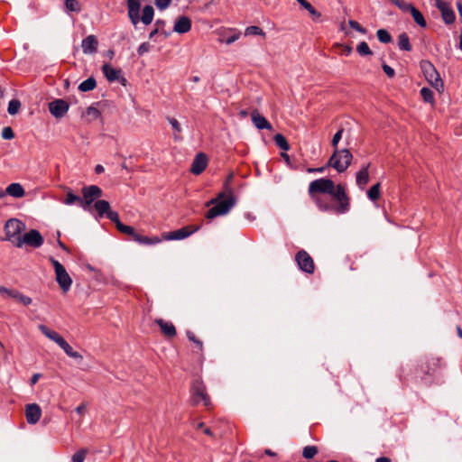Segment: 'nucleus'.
<instances>
[{
  "label": "nucleus",
  "instance_id": "obj_28",
  "mask_svg": "<svg viewBox=\"0 0 462 462\" xmlns=\"http://www.w3.org/2000/svg\"><path fill=\"white\" fill-rule=\"evenodd\" d=\"M11 298L23 306H28L32 303V299L30 297L21 293L17 290H13Z\"/></svg>",
  "mask_w": 462,
  "mask_h": 462
},
{
  "label": "nucleus",
  "instance_id": "obj_34",
  "mask_svg": "<svg viewBox=\"0 0 462 462\" xmlns=\"http://www.w3.org/2000/svg\"><path fill=\"white\" fill-rule=\"evenodd\" d=\"M367 197L372 201H375L379 199V197H380V183H376L369 189V190L367 191Z\"/></svg>",
  "mask_w": 462,
  "mask_h": 462
},
{
  "label": "nucleus",
  "instance_id": "obj_36",
  "mask_svg": "<svg viewBox=\"0 0 462 462\" xmlns=\"http://www.w3.org/2000/svg\"><path fill=\"white\" fill-rule=\"evenodd\" d=\"M81 198L73 194L71 190H69L66 195V199L63 200V203L66 205H72L74 203H78L80 206Z\"/></svg>",
  "mask_w": 462,
  "mask_h": 462
},
{
  "label": "nucleus",
  "instance_id": "obj_55",
  "mask_svg": "<svg viewBox=\"0 0 462 462\" xmlns=\"http://www.w3.org/2000/svg\"><path fill=\"white\" fill-rule=\"evenodd\" d=\"M383 69L389 78H393L395 74L394 69L387 64L383 65Z\"/></svg>",
  "mask_w": 462,
  "mask_h": 462
},
{
  "label": "nucleus",
  "instance_id": "obj_53",
  "mask_svg": "<svg viewBox=\"0 0 462 462\" xmlns=\"http://www.w3.org/2000/svg\"><path fill=\"white\" fill-rule=\"evenodd\" d=\"M396 6L403 12H410V13L412 10V8L414 7L411 4L402 2V1H399V4L396 5Z\"/></svg>",
  "mask_w": 462,
  "mask_h": 462
},
{
  "label": "nucleus",
  "instance_id": "obj_7",
  "mask_svg": "<svg viewBox=\"0 0 462 462\" xmlns=\"http://www.w3.org/2000/svg\"><path fill=\"white\" fill-rule=\"evenodd\" d=\"M50 262L54 268L56 282L60 285V289L63 292L69 291L72 284V280L68 272L64 266L53 257H50Z\"/></svg>",
  "mask_w": 462,
  "mask_h": 462
},
{
  "label": "nucleus",
  "instance_id": "obj_42",
  "mask_svg": "<svg viewBox=\"0 0 462 462\" xmlns=\"http://www.w3.org/2000/svg\"><path fill=\"white\" fill-rule=\"evenodd\" d=\"M21 106V103L17 99H12L8 104L7 111L10 115H15Z\"/></svg>",
  "mask_w": 462,
  "mask_h": 462
},
{
  "label": "nucleus",
  "instance_id": "obj_60",
  "mask_svg": "<svg viewBox=\"0 0 462 462\" xmlns=\"http://www.w3.org/2000/svg\"><path fill=\"white\" fill-rule=\"evenodd\" d=\"M159 30L160 29L156 27L153 31H152L149 34V38L152 39L159 32Z\"/></svg>",
  "mask_w": 462,
  "mask_h": 462
},
{
  "label": "nucleus",
  "instance_id": "obj_20",
  "mask_svg": "<svg viewBox=\"0 0 462 462\" xmlns=\"http://www.w3.org/2000/svg\"><path fill=\"white\" fill-rule=\"evenodd\" d=\"M251 118H252L253 124L254 125V126L257 129H259V130H263V129L272 130L273 129V126L268 122V120L264 116L260 115V113L257 110H254L251 113Z\"/></svg>",
  "mask_w": 462,
  "mask_h": 462
},
{
  "label": "nucleus",
  "instance_id": "obj_47",
  "mask_svg": "<svg viewBox=\"0 0 462 462\" xmlns=\"http://www.w3.org/2000/svg\"><path fill=\"white\" fill-rule=\"evenodd\" d=\"M106 217L116 224V226L117 227L118 223H122L119 219V215L117 212L109 209V211L106 213Z\"/></svg>",
  "mask_w": 462,
  "mask_h": 462
},
{
  "label": "nucleus",
  "instance_id": "obj_40",
  "mask_svg": "<svg viewBox=\"0 0 462 462\" xmlns=\"http://www.w3.org/2000/svg\"><path fill=\"white\" fill-rule=\"evenodd\" d=\"M318 453V448L315 446H306L303 448L302 456L307 458H312Z\"/></svg>",
  "mask_w": 462,
  "mask_h": 462
},
{
  "label": "nucleus",
  "instance_id": "obj_31",
  "mask_svg": "<svg viewBox=\"0 0 462 462\" xmlns=\"http://www.w3.org/2000/svg\"><path fill=\"white\" fill-rule=\"evenodd\" d=\"M411 14L415 21V23L420 27H426L427 23L423 17V14L415 7L411 11Z\"/></svg>",
  "mask_w": 462,
  "mask_h": 462
},
{
  "label": "nucleus",
  "instance_id": "obj_15",
  "mask_svg": "<svg viewBox=\"0 0 462 462\" xmlns=\"http://www.w3.org/2000/svg\"><path fill=\"white\" fill-rule=\"evenodd\" d=\"M69 108V103L63 99H55L49 103V111L56 118L63 117Z\"/></svg>",
  "mask_w": 462,
  "mask_h": 462
},
{
  "label": "nucleus",
  "instance_id": "obj_37",
  "mask_svg": "<svg viewBox=\"0 0 462 462\" xmlns=\"http://www.w3.org/2000/svg\"><path fill=\"white\" fill-rule=\"evenodd\" d=\"M376 36L378 40L383 43H389L392 41L391 34L384 29H379L376 32Z\"/></svg>",
  "mask_w": 462,
  "mask_h": 462
},
{
  "label": "nucleus",
  "instance_id": "obj_18",
  "mask_svg": "<svg viewBox=\"0 0 462 462\" xmlns=\"http://www.w3.org/2000/svg\"><path fill=\"white\" fill-rule=\"evenodd\" d=\"M97 38L90 34L84 38L81 42V48L84 54H95L97 51Z\"/></svg>",
  "mask_w": 462,
  "mask_h": 462
},
{
  "label": "nucleus",
  "instance_id": "obj_24",
  "mask_svg": "<svg viewBox=\"0 0 462 462\" xmlns=\"http://www.w3.org/2000/svg\"><path fill=\"white\" fill-rule=\"evenodd\" d=\"M156 324L159 325L162 332L168 337H173L176 335V328L171 322L165 321L162 319L155 320Z\"/></svg>",
  "mask_w": 462,
  "mask_h": 462
},
{
  "label": "nucleus",
  "instance_id": "obj_10",
  "mask_svg": "<svg viewBox=\"0 0 462 462\" xmlns=\"http://www.w3.org/2000/svg\"><path fill=\"white\" fill-rule=\"evenodd\" d=\"M191 397L195 404L202 402L205 407H209L210 398L206 392V386L202 382L196 381L191 387Z\"/></svg>",
  "mask_w": 462,
  "mask_h": 462
},
{
  "label": "nucleus",
  "instance_id": "obj_54",
  "mask_svg": "<svg viewBox=\"0 0 462 462\" xmlns=\"http://www.w3.org/2000/svg\"><path fill=\"white\" fill-rule=\"evenodd\" d=\"M348 24L352 29L361 33H365V29H364L356 21L349 20Z\"/></svg>",
  "mask_w": 462,
  "mask_h": 462
},
{
  "label": "nucleus",
  "instance_id": "obj_41",
  "mask_svg": "<svg viewBox=\"0 0 462 462\" xmlns=\"http://www.w3.org/2000/svg\"><path fill=\"white\" fill-rule=\"evenodd\" d=\"M356 51L361 55V56H366V55H371L372 54V51L368 46V44L365 42H360L357 47H356Z\"/></svg>",
  "mask_w": 462,
  "mask_h": 462
},
{
  "label": "nucleus",
  "instance_id": "obj_6",
  "mask_svg": "<svg viewBox=\"0 0 462 462\" xmlns=\"http://www.w3.org/2000/svg\"><path fill=\"white\" fill-rule=\"evenodd\" d=\"M352 159V153L348 149L335 150L328 164L338 172H344L350 165Z\"/></svg>",
  "mask_w": 462,
  "mask_h": 462
},
{
  "label": "nucleus",
  "instance_id": "obj_63",
  "mask_svg": "<svg viewBox=\"0 0 462 462\" xmlns=\"http://www.w3.org/2000/svg\"><path fill=\"white\" fill-rule=\"evenodd\" d=\"M247 115H248V112H247L246 110H241V111L239 112V116H240V117H241V118H245V117H246V116H247Z\"/></svg>",
  "mask_w": 462,
  "mask_h": 462
},
{
  "label": "nucleus",
  "instance_id": "obj_19",
  "mask_svg": "<svg viewBox=\"0 0 462 462\" xmlns=\"http://www.w3.org/2000/svg\"><path fill=\"white\" fill-rule=\"evenodd\" d=\"M207 165V156L204 153L199 152L195 156L193 160V162L190 167V171L195 175H199L206 169Z\"/></svg>",
  "mask_w": 462,
  "mask_h": 462
},
{
  "label": "nucleus",
  "instance_id": "obj_14",
  "mask_svg": "<svg viewBox=\"0 0 462 462\" xmlns=\"http://www.w3.org/2000/svg\"><path fill=\"white\" fill-rule=\"evenodd\" d=\"M43 244V238L39 231L32 229L23 235L21 237V247L23 245H30L34 248L40 247Z\"/></svg>",
  "mask_w": 462,
  "mask_h": 462
},
{
  "label": "nucleus",
  "instance_id": "obj_4",
  "mask_svg": "<svg viewBox=\"0 0 462 462\" xmlns=\"http://www.w3.org/2000/svg\"><path fill=\"white\" fill-rule=\"evenodd\" d=\"M39 330L50 340L55 342L63 351L71 358L82 360L83 356L77 351H74L69 344L56 331L50 329L45 325H39Z\"/></svg>",
  "mask_w": 462,
  "mask_h": 462
},
{
  "label": "nucleus",
  "instance_id": "obj_23",
  "mask_svg": "<svg viewBox=\"0 0 462 462\" xmlns=\"http://www.w3.org/2000/svg\"><path fill=\"white\" fill-rule=\"evenodd\" d=\"M369 164L363 166L362 169L356 173V185L364 189L366 184L369 182Z\"/></svg>",
  "mask_w": 462,
  "mask_h": 462
},
{
  "label": "nucleus",
  "instance_id": "obj_39",
  "mask_svg": "<svg viewBox=\"0 0 462 462\" xmlns=\"http://www.w3.org/2000/svg\"><path fill=\"white\" fill-rule=\"evenodd\" d=\"M420 95L425 102L433 103L434 95H433L432 90H430V88H422L420 89Z\"/></svg>",
  "mask_w": 462,
  "mask_h": 462
},
{
  "label": "nucleus",
  "instance_id": "obj_22",
  "mask_svg": "<svg viewBox=\"0 0 462 462\" xmlns=\"http://www.w3.org/2000/svg\"><path fill=\"white\" fill-rule=\"evenodd\" d=\"M5 192L6 195L14 199H21L25 195L23 187L18 182L9 184L5 189Z\"/></svg>",
  "mask_w": 462,
  "mask_h": 462
},
{
  "label": "nucleus",
  "instance_id": "obj_30",
  "mask_svg": "<svg viewBox=\"0 0 462 462\" xmlns=\"http://www.w3.org/2000/svg\"><path fill=\"white\" fill-rule=\"evenodd\" d=\"M168 121L174 131V133H173L174 140H180L181 139L180 134H181L182 129H181L180 123L178 122L177 119H175L173 117H168Z\"/></svg>",
  "mask_w": 462,
  "mask_h": 462
},
{
  "label": "nucleus",
  "instance_id": "obj_17",
  "mask_svg": "<svg viewBox=\"0 0 462 462\" xmlns=\"http://www.w3.org/2000/svg\"><path fill=\"white\" fill-rule=\"evenodd\" d=\"M42 416V410L36 403L27 404L25 407L26 420L30 424H35Z\"/></svg>",
  "mask_w": 462,
  "mask_h": 462
},
{
  "label": "nucleus",
  "instance_id": "obj_58",
  "mask_svg": "<svg viewBox=\"0 0 462 462\" xmlns=\"http://www.w3.org/2000/svg\"><path fill=\"white\" fill-rule=\"evenodd\" d=\"M86 406L85 404H81L76 408V412L79 415L84 414Z\"/></svg>",
  "mask_w": 462,
  "mask_h": 462
},
{
  "label": "nucleus",
  "instance_id": "obj_5",
  "mask_svg": "<svg viewBox=\"0 0 462 462\" xmlns=\"http://www.w3.org/2000/svg\"><path fill=\"white\" fill-rule=\"evenodd\" d=\"M25 229V225L19 219L11 218L5 225V234L6 240L14 246L21 248L22 233Z\"/></svg>",
  "mask_w": 462,
  "mask_h": 462
},
{
  "label": "nucleus",
  "instance_id": "obj_51",
  "mask_svg": "<svg viewBox=\"0 0 462 462\" xmlns=\"http://www.w3.org/2000/svg\"><path fill=\"white\" fill-rule=\"evenodd\" d=\"M171 0H154L155 5L160 10H164L170 6Z\"/></svg>",
  "mask_w": 462,
  "mask_h": 462
},
{
  "label": "nucleus",
  "instance_id": "obj_52",
  "mask_svg": "<svg viewBox=\"0 0 462 462\" xmlns=\"http://www.w3.org/2000/svg\"><path fill=\"white\" fill-rule=\"evenodd\" d=\"M151 45L149 42H143L140 44V46L137 49V52L140 56L143 55L144 53L150 51Z\"/></svg>",
  "mask_w": 462,
  "mask_h": 462
},
{
  "label": "nucleus",
  "instance_id": "obj_1",
  "mask_svg": "<svg viewBox=\"0 0 462 462\" xmlns=\"http://www.w3.org/2000/svg\"><path fill=\"white\" fill-rule=\"evenodd\" d=\"M309 195L319 210L335 215H343L350 209V198L343 185L320 178L309 185Z\"/></svg>",
  "mask_w": 462,
  "mask_h": 462
},
{
  "label": "nucleus",
  "instance_id": "obj_56",
  "mask_svg": "<svg viewBox=\"0 0 462 462\" xmlns=\"http://www.w3.org/2000/svg\"><path fill=\"white\" fill-rule=\"evenodd\" d=\"M41 376H42L41 374H32V376L31 378V385H34L35 383H37V382L39 381Z\"/></svg>",
  "mask_w": 462,
  "mask_h": 462
},
{
  "label": "nucleus",
  "instance_id": "obj_45",
  "mask_svg": "<svg viewBox=\"0 0 462 462\" xmlns=\"http://www.w3.org/2000/svg\"><path fill=\"white\" fill-rule=\"evenodd\" d=\"M343 133H344V129L343 128H340L333 136L332 138V141H331V144L334 148V151L335 150H338L337 149V145H338V143L339 141L342 139V136H343Z\"/></svg>",
  "mask_w": 462,
  "mask_h": 462
},
{
  "label": "nucleus",
  "instance_id": "obj_61",
  "mask_svg": "<svg viewBox=\"0 0 462 462\" xmlns=\"http://www.w3.org/2000/svg\"><path fill=\"white\" fill-rule=\"evenodd\" d=\"M376 462H391V459L386 457H381L376 459Z\"/></svg>",
  "mask_w": 462,
  "mask_h": 462
},
{
  "label": "nucleus",
  "instance_id": "obj_49",
  "mask_svg": "<svg viewBox=\"0 0 462 462\" xmlns=\"http://www.w3.org/2000/svg\"><path fill=\"white\" fill-rule=\"evenodd\" d=\"M187 337L189 338V340L192 341L193 343H195L197 345V346L201 350L202 349V342L198 339L196 337V336L194 335L193 332L191 331H187Z\"/></svg>",
  "mask_w": 462,
  "mask_h": 462
},
{
  "label": "nucleus",
  "instance_id": "obj_3",
  "mask_svg": "<svg viewBox=\"0 0 462 462\" xmlns=\"http://www.w3.org/2000/svg\"><path fill=\"white\" fill-rule=\"evenodd\" d=\"M126 5L127 14L133 25L136 26L139 22H142L143 24L148 25L152 22L154 16V10L152 5H145L143 9L142 15H140V0H126Z\"/></svg>",
  "mask_w": 462,
  "mask_h": 462
},
{
  "label": "nucleus",
  "instance_id": "obj_38",
  "mask_svg": "<svg viewBox=\"0 0 462 462\" xmlns=\"http://www.w3.org/2000/svg\"><path fill=\"white\" fill-rule=\"evenodd\" d=\"M117 230L120 231L121 233L123 234H125V235H128L129 236L132 237V239L134 238V236L135 235V230L134 229V227L130 226H126L123 223H118L117 225Z\"/></svg>",
  "mask_w": 462,
  "mask_h": 462
},
{
  "label": "nucleus",
  "instance_id": "obj_29",
  "mask_svg": "<svg viewBox=\"0 0 462 462\" xmlns=\"http://www.w3.org/2000/svg\"><path fill=\"white\" fill-rule=\"evenodd\" d=\"M398 47L401 49V50H403V51H411V45L410 43V39L408 37V35L403 32V33H401L398 37Z\"/></svg>",
  "mask_w": 462,
  "mask_h": 462
},
{
  "label": "nucleus",
  "instance_id": "obj_50",
  "mask_svg": "<svg viewBox=\"0 0 462 462\" xmlns=\"http://www.w3.org/2000/svg\"><path fill=\"white\" fill-rule=\"evenodd\" d=\"M13 290L5 288L4 286H0V297L4 300L9 299L12 297Z\"/></svg>",
  "mask_w": 462,
  "mask_h": 462
},
{
  "label": "nucleus",
  "instance_id": "obj_11",
  "mask_svg": "<svg viewBox=\"0 0 462 462\" xmlns=\"http://www.w3.org/2000/svg\"><path fill=\"white\" fill-rule=\"evenodd\" d=\"M199 229H200L199 225L186 226L180 229L167 233L164 236V239L165 240H182V239L189 237V236H191L192 234H194L195 232H197Z\"/></svg>",
  "mask_w": 462,
  "mask_h": 462
},
{
  "label": "nucleus",
  "instance_id": "obj_48",
  "mask_svg": "<svg viewBox=\"0 0 462 462\" xmlns=\"http://www.w3.org/2000/svg\"><path fill=\"white\" fill-rule=\"evenodd\" d=\"M2 137L5 140H11L14 137V131L11 127H5L2 131Z\"/></svg>",
  "mask_w": 462,
  "mask_h": 462
},
{
  "label": "nucleus",
  "instance_id": "obj_33",
  "mask_svg": "<svg viewBox=\"0 0 462 462\" xmlns=\"http://www.w3.org/2000/svg\"><path fill=\"white\" fill-rule=\"evenodd\" d=\"M304 9H306L313 17H320L319 13L308 1L306 0H296Z\"/></svg>",
  "mask_w": 462,
  "mask_h": 462
},
{
  "label": "nucleus",
  "instance_id": "obj_57",
  "mask_svg": "<svg viewBox=\"0 0 462 462\" xmlns=\"http://www.w3.org/2000/svg\"><path fill=\"white\" fill-rule=\"evenodd\" d=\"M238 38H239V34L232 35V36H230V37H228V38L226 39V43H227V44H231V43H233L234 42H236V40H238Z\"/></svg>",
  "mask_w": 462,
  "mask_h": 462
},
{
  "label": "nucleus",
  "instance_id": "obj_25",
  "mask_svg": "<svg viewBox=\"0 0 462 462\" xmlns=\"http://www.w3.org/2000/svg\"><path fill=\"white\" fill-rule=\"evenodd\" d=\"M94 208L97 212L98 216L100 217H103L106 215V213L109 211L111 208L108 201L104 199H97L94 203Z\"/></svg>",
  "mask_w": 462,
  "mask_h": 462
},
{
  "label": "nucleus",
  "instance_id": "obj_44",
  "mask_svg": "<svg viewBox=\"0 0 462 462\" xmlns=\"http://www.w3.org/2000/svg\"><path fill=\"white\" fill-rule=\"evenodd\" d=\"M245 35H263L264 36L263 31L258 26H248L245 32Z\"/></svg>",
  "mask_w": 462,
  "mask_h": 462
},
{
  "label": "nucleus",
  "instance_id": "obj_26",
  "mask_svg": "<svg viewBox=\"0 0 462 462\" xmlns=\"http://www.w3.org/2000/svg\"><path fill=\"white\" fill-rule=\"evenodd\" d=\"M133 240L137 242L140 245H154V244H158L161 241L160 238H158V237L151 238L148 236H142L138 233H135Z\"/></svg>",
  "mask_w": 462,
  "mask_h": 462
},
{
  "label": "nucleus",
  "instance_id": "obj_12",
  "mask_svg": "<svg viewBox=\"0 0 462 462\" xmlns=\"http://www.w3.org/2000/svg\"><path fill=\"white\" fill-rule=\"evenodd\" d=\"M102 72L109 82L118 81L122 86H126L127 80L120 69H116L106 63L102 66Z\"/></svg>",
  "mask_w": 462,
  "mask_h": 462
},
{
  "label": "nucleus",
  "instance_id": "obj_43",
  "mask_svg": "<svg viewBox=\"0 0 462 462\" xmlns=\"http://www.w3.org/2000/svg\"><path fill=\"white\" fill-rule=\"evenodd\" d=\"M86 116L90 120H96L100 116V112L97 107L88 106L86 110Z\"/></svg>",
  "mask_w": 462,
  "mask_h": 462
},
{
  "label": "nucleus",
  "instance_id": "obj_62",
  "mask_svg": "<svg viewBox=\"0 0 462 462\" xmlns=\"http://www.w3.org/2000/svg\"><path fill=\"white\" fill-rule=\"evenodd\" d=\"M164 24H165V23L162 20H157L155 23L156 27H158L159 29H161V27L164 26Z\"/></svg>",
  "mask_w": 462,
  "mask_h": 462
},
{
  "label": "nucleus",
  "instance_id": "obj_64",
  "mask_svg": "<svg viewBox=\"0 0 462 462\" xmlns=\"http://www.w3.org/2000/svg\"><path fill=\"white\" fill-rule=\"evenodd\" d=\"M457 9H458L459 15L462 18V5L458 4L457 5Z\"/></svg>",
  "mask_w": 462,
  "mask_h": 462
},
{
  "label": "nucleus",
  "instance_id": "obj_35",
  "mask_svg": "<svg viewBox=\"0 0 462 462\" xmlns=\"http://www.w3.org/2000/svg\"><path fill=\"white\" fill-rule=\"evenodd\" d=\"M65 8L68 12H80V5L77 0H65Z\"/></svg>",
  "mask_w": 462,
  "mask_h": 462
},
{
  "label": "nucleus",
  "instance_id": "obj_46",
  "mask_svg": "<svg viewBox=\"0 0 462 462\" xmlns=\"http://www.w3.org/2000/svg\"><path fill=\"white\" fill-rule=\"evenodd\" d=\"M88 450L84 448L77 451L72 456V462H84Z\"/></svg>",
  "mask_w": 462,
  "mask_h": 462
},
{
  "label": "nucleus",
  "instance_id": "obj_16",
  "mask_svg": "<svg viewBox=\"0 0 462 462\" xmlns=\"http://www.w3.org/2000/svg\"><path fill=\"white\" fill-rule=\"evenodd\" d=\"M435 5L440 11L442 19L447 24L455 22L456 15L448 3L443 0H435Z\"/></svg>",
  "mask_w": 462,
  "mask_h": 462
},
{
  "label": "nucleus",
  "instance_id": "obj_2",
  "mask_svg": "<svg viewBox=\"0 0 462 462\" xmlns=\"http://www.w3.org/2000/svg\"><path fill=\"white\" fill-rule=\"evenodd\" d=\"M236 205V199L232 189L226 184L225 191L219 192L216 198L210 199L207 206H212L206 213L208 219H213L219 216H225L229 213Z\"/></svg>",
  "mask_w": 462,
  "mask_h": 462
},
{
  "label": "nucleus",
  "instance_id": "obj_27",
  "mask_svg": "<svg viewBox=\"0 0 462 462\" xmlns=\"http://www.w3.org/2000/svg\"><path fill=\"white\" fill-rule=\"evenodd\" d=\"M97 87V81L93 77H90L82 81L79 86V90L81 92L91 91Z\"/></svg>",
  "mask_w": 462,
  "mask_h": 462
},
{
  "label": "nucleus",
  "instance_id": "obj_13",
  "mask_svg": "<svg viewBox=\"0 0 462 462\" xmlns=\"http://www.w3.org/2000/svg\"><path fill=\"white\" fill-rule=\"evenodd\" d=\"M295 260L298 263L299 268L307 273H314V262L311 256L304 250H300L297 253Z\"/></svg>",
  "mask_w": 462,
  "mask_h": 462
},
{
  "label": "nucleus",
  "instance_id": "obj_32",
  "mask_svg": "<svg viewBox=\"0 0 462 462\" xmlns=\"http://www.w3.org/2000/svg\"><path fill=\"white\" fill-rule=\"evenodd\" d=\"M274 142L276 145L283 151H288L290 149V145L286 138L281 134L274 135Z\"/></svg>",
  "mask_w": 462,
  "mask_h": 462
},
{
  "label": "nucleus",
  "instance_id": "obj_21",
  "mask_svg": "<svg viewBox=\"0 0 462 462\" xmlns=\"http://www.w3.org/2000/svg\"><path fill=\"white\" fill-rule=\"evenodd\" d=\"M191 29V20L185 15L180 16L173 26V32L177 33H186Z\"/></svg>",
  "mask_w": 462,
  "mask_h": 462
},
{
  "label": "nucleus",
  "instance_id": "obj_59",
  "mask_svg": "<svg viewBox=\"0 0 462 462\" xmlns=\"http://www.w3.org/2000/svg\"><path fill=\"white\" fill-rule=\"evenodd\" d=\"M95 171H96V173L100 174L104 171V167L102 165L98 164L96 166Z\"/></svg>",
  "mask_w": 462,
  "mask_h": 462
},
{
  "label": "nucleus",
  "instance_id": "obj_8",
  "mask_svg": "<svg viewBox=\"0 0 462 462\" xmlns=\"http://www.w3.org/2000/svg\"><path fill=\"white\" fill-rule=\"evenodd\" d=\"M420 68L426 80L439 92L443 89V81L435 67L430 61H422Z\"/></svg>",
  "mask_w": 462,
  "mask_h": 462
},
{
  "label": "nucleus",
  "instance_id": "obj_9",
  "mask_svg": "<svg viewBox=\"0 0 462 462\" xmlns=\"http://www.w3.org/2000/svg\"><path fill=\"white\" fill-rule=\"evenodd\" d=\"M81 191L83 198L80 200V207L84 210H88L90 205L96 202L103 194L102 189L96 185L86 186Z\"/></svg>",
  "mask_w": 462,
  "mask_h": 462
}]
</instances>
